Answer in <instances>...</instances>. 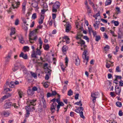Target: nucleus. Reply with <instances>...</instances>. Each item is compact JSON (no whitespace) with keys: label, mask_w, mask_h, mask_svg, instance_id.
<instances>
[{"label":"nucleus","mask_w":123,"mask_h":123,"mask_svg":"<svg viewBox=\"0 0 123 123\" xmlns=\"http://www.w3.org/2000/svg\"><path fill=\"white\" fill-rule=\"evenodd\" d=\"M42 25H39L37 27V29L31 32L29 35V41L31 43H34V42L36 41L37 39V37L36 35V33H37V31L38 28H41L42 27Z\"/></svg>","instance_id":"f257e3e1"},{"label":"nucleus","mask_w":123,"mask_h":123,"mask_svg":"<svg viewBox=\"0 0 123 123\" xmlns=\"http://www.w3.org/2000/svg\"><path fill=\"white\" fill-rule=\"evenodd\" d=\"M36 100L35 99L27 101L26 103L27 105H29L25 107V109L26 111V112L28 111L29 112L30 111H33V110H35L34 107H32L31 108V107H30V106L31 105H36Z\"/></svg>","instance_id":"f03ea898"},{"label":"nucleus","mask_w":123,"mask_h":123,"mask_svg":"<svg viewBox=\"0 0 123 123\" xmlns=\"http://www.w3.org/2000/svg\"><path fill=\"white\" fill-rule=\"evenodd\" d=\"M99 94L98 92H95L93 93H92L91 95V99H92L93 103L94 104L95 102L96 99L99 96ZM94 105V104H93Z\"/></svg>","instance_id":"7ed1b4c3"},{"label":"nucleus","mask_w":123,"mask_h":123,"mask_svg":"<svg viewBox=\"0 0 123 123\" xmlns=\"http://www.w3.org/2000/svg\"><path fill=\"white\" fill-rule=\"evenodd\" d=\"M82 57L85 60L83 61L84 62L85 60L86 61V64L87 65L89 60V53L88 51H85L83 53Z\"/></svg>","instance_id":"20e7f679"},{"label":"nucleus","mask_w":123,"mask_h":123,"mask_svg":"<svg viewBox=\"0 0 123 123\" xmlns=\"http://www.w3.org/2000/svg\"><path fill=\"white\" fill-rule=\"evenodd\" d=\"M12 53V52L10 51L8 53L7 56L5 57V64L6 65L8 64L10 61V60L11 58V55Z\"/></svg>","instance_id":"39448f33"},{"label":"nucleus","mask_w":123,"mask_h":123,"mask_svg":"<svg viewBox=\"0 0 123 123\" xmlns=\"http://www.w3.org/2000/svg\"><path fill=\"white\" fill-rule=\"evenodd\" d=\"M79 43L81 44V47H83L84 48V52L85 51H87V46L85 44V42L82 40L80 39L79 41Z\"/></svg>","instance_id":"423d86ee"},{"label":"nucleus","mask_w":123,"mask_h":123,"mask_svg":"<svg viewBox=\"0 0 123 123\" xmlns=\"http://www.w3.org/2000/svg\"><path fill=\"white\" fill-rule=\"evenodd\" d=\"M66 25V31L67 32H69L71 28V25L69 23V22H67L66 25Z\"/></svg>","instance_id":"0eeeda50"},{"label":"nucleus","mask_w":123,"mask_h":123,"mask_svg":"<svg viewBox=\"0 0 123 123\" xmlns=\"http://www.w3.org/2000/svg\"><path fill=\"white\" fill-rule=\"evenodd\" d=\"M56 104L55 103H53L51 105L50 110L52 113H53L55 110V107L56 106Z\"/></svg>","instance_id":"6e6552de"},{"label":"nucleus","mask_w":123,"mask_h":123,"mask_svg":"<svg viewBox=\"0 0 123 123\" xmlns=\"http://www.w3.org/2000/svg\"><path fill=\"white\" fill-rule=\"evenodd\" d=\"M12 6L13 9H14L15 8H17L20 5L19 2H17L14 1L13 2H12Z\"/></svg>","instance_id":"1a4fd4ad"},{"label":"nucleus","mask_w":123,"mask_h":123,"mask_svg":"<svg viewBox=\"0 0 123 123\" xmlns=\"http://www.w3.org/2000/svg\"><path fill=\"white\" fill-rule=\"evenodd\" d=\"M48 10L47 6L46 4L44 3L43 5V9L41 11V13L42 14H43L46 11Z\"/></svg>","instance_id":"9d476101"},{"label":"nucleus","mask_w":123,"mask_h":123,"mask_svg":"<svg viewBox=\"0 0 123 123\" xmlns=\"http://www.w3.org/2000/svg\"><path fill=\"white\" fill-rule=\"evenodd\" d=\"M121 88H119L117 86H116L115 87V90L116 93L118 95H120V94L121 91Z\"/></svg>","instance_id":"9b49d317"},{"label":"nucleus","mask_w":123,"mask_h":123,"mask_svg":"<svg viewBox=\"0 0 123 123\" xmlns=\"http://www.w3.org/2000/svg\"><path fill=\"white\" fill-rule=\"evenodd\" d=\"M5 84L6 86H8L9 87L12 88L14 87V81H12L10 82H7Z\"/></svg>","instance_id":"f8f14e48"},{"label":"nucleus","mask_w":123,"mask_h":123,"mask_svg":"<svg viewBox=\"0 0 123 123\" xmlns=\"http://www.w3.org/2000/svg\"><path fill=\"white\" fill-rule=\"evenodd\" d=\"M31 5L33 7L35 8H38L37 7V6L38 5V4L37 2L35 0H32Z\"/></svg>","instance_id":"ddd939ff"},{"label":"nucleus","mask_w":123,"mask_h":123,"mask_svg":"<svg viewBox=\"0 0 123 123\" xmlns=\"http://www.w3.org/2000/svg\"><path fill=\"white\" fill-rule=\"evenodd\" d=\"M12 106L11 102L7 103L4 105V107L6 109H8L10 108Z\"/></svg>","instance_id":"4468645a"},{"label":"nucleus","mask_w":123,"mask_h":123,"mask_svg":"<svg viewBox=\"0 0 123 123\" xmlns=\"http://www.w3.org/2000/svg\"><path fill=\"white\" fill-rule=\"evenodd\" d=\"M19 40V42L21 43H23L25 42V41L23 37L21 35L18 36Z\"/></svg>","instance_id":"2eb2a0df"},{"label":"nucleus","mask_w":123,"mask_h":123,"mask_svg":"<svg viewBox=\"0 0 123 123\" xmlns=\"http://www.w3.org/2000/svg\"><path fill=\"white\" fill-rule=\"evenodd\" d=\"M19 56L20 57H22L25 59H27L28 57L26 54H24L23 52H22L20 54Z\"/></svg>","instance_id":"dca6fc26"},{"label":"nucleus","mask_w":123,"mask_h":123,"mask_svg":"<svg viewBox=\"0 0 123 123\" xmlns=\"http://www.w3.org/2000/svg\"><path fill=\"white\" fill-rule=\"evenodd\" d=\"M27 93L29 95H32L34 93V92L29 87L28 88L27 91Z\"/></svg>","instance_id":"f3484780"},{"label":"nucleus","mask_w":123,"mask_h":123,"mask_svg":"<svg viewBox=\"0 0 123 123\" xmlns=\"http://www.w3.org/2000/svg\"><path fill=\"white\" fill-rule=\"evenodd\" d=\"M12 94H10L9 93H8L7 94H6V95H5L2 98H1L0 99V100L2 101L3 100L5 99L6 98H7L11 96L12 95Z\"/></svg>","instance_id":"a211bd4d"},{"label":"nucleus","mask_w":123,"mask_h":123,"mask_svg":"<svg viewBox=\"0 0 123 123\" xmlns=\"http://www.w3.org/2000/svg\"><path fill=\"white\" fill-rule=\"evenodd\" d=\"M74 62L76 65L77 66H78L80 64V60L78 57H77V58H75Z\"/></svg>","instance_id":"6ab92c4d"},{"label":"nucleus","mask_w":123,"mask_h":123,"mask_svg":"<svg viewBox=\"0 0 123 123\" xmlns=\"http://www.w3.org/2000/svg\"><path fill=\"white\" fill-rule=\"evenodd\" d=\"M60 6V4L59 2L57 1L54 4L53 7H54V8L58 9L59 8Z\"/></svg>","instance_id":"aec40b11"},{"label":"nucleus","mask_w":123,"mask_h":123,"mask_svg":"<svg viewBox=\"0 0 123 123\" xmlns=\"http://www.w3.org/2000/svg\"><path fill=\"white\" fill-rule=\"evenodd\" d=\"M68 49V47L65 45L63 46L62 47V52L65 54L66 51Z\"/></svg>","instance_id":"412c9836"},{"label":"nucleus","mask_w":123,"mask_h":123,"mask_svg":"<svg viewBox=\"0 0 123 123\" xmlns=\"http://www.w3.org/2000/svg\"><path fill=\"white\" fill-rule=\"evenodd\" d=\"M44 18V16L42 14L41 15L39 22V23L40 24H41L43 23V21Z\"/></svg>","instance_id":"4be33fe9"},{"label":"nucleus","mask_w":123,"mask_h":123,"mask_svg":"<svg viewBox=\"0 0 123 123\" xmlns=\"http://www.w3.org/2000/svg\"><path fill=\"white\" fill-rule=\"evenodd\" d=\"M83 36L82 34L81 31L78 33L77 36L76 38L77 39H80L81 37Z\"/></svg>","instance_id":"5701e85b"},{"label":"nucleus","mask_w":123,"mask_h":123,"mask_svg":"<svg viewBox=\"0 0 123 123\" xmlns=\"http://www.w3.org/2000/svg\"><path fill=\"white\" fill-rule=\"evenodd\" d=\"M18 92V94L19 96V97L20 98H22V96L23 95V92L20 89H18L17 90Z\"/></svg>","instance_id":"b1692460"},{"label":"nucleus","mask_w":123,"mask_h":123,"mask_svg":"<svg viewBox=\"0 0 123 123\" xmlns=\"http://www.w3.org/2000/svg\"><path fill=\"white\" fill-rule=\"evenodd\" d=\"M32 49H33L32 53L31 54V56L32 57H36L35 51V48L34 47L32 46H31Z\"/></svg>","instance_id":"393cba45"},{"label":"nucleus","mask_w":123,"mask_h":123,"mask_svg":"<svg viewBox=\"0 0 123 123\" xmlns=\"http://www.w3.org/2000/svg\"><path fill=\"white\" fill-rule=\"evenodd\" d=\"M111 84V83L109 81H106V86L107 87V89H110Z\"/></svg>","instance_id":"a878e982"},{"label":"nucleus","mask_w":123,"mask_h":123,"mask_svg":"<svg viewBox=\"0 0 123 123\" xmlns=\"http://www.w3.org/2000/svg\"><path fill=\"white\" fill-rule=\"evenodd\" d=\"M26 3L25 2H24L22 5V11L23 13H24L25 10V6Z\"/></svg>","instance_id":"bb28decb"},{"label":"nucleus","mask_w":123,"mask_h":123,"mask_svg":"<svg viewBox=\"0 0 123 123\" xmlns=\"http://www.w3.org/2000/svg\"><path fill=\"white\" fill-rule=\"evenodd\" d=\"M118 38H121L123 36L122 33L121 31L120 30H119L118 32Z\"/></svg>","instance_id":"cd10ccee"},{"label":"nucleus","mask_w":123,"mask_h":123,"mask_svg":"<svg viewBox=\"0 0 123 123\" xmlns=\"http://www.w3.org/2000/svg\"><path fill=\"white\" fill-rule=\"evenodd\" d=\"M41 52L40 51V50L38 48H37L36 49V52H35V55L36 57H35V58H36V55H41Z\"/></svg>","instance_id":"c85d7f7f"},{"label":"nucleus","mask_w":123,"mask_h":123,"mask_svg":"<svg viewBox=\"0 0 123 123\" xmlns=\"http://www.w3.org/2000/svg\"><path fill=\"white\" fill-rule=\"evenodd\" d=\"M42 101L43 104V107L44 108L46 107V103L45 99L43 97L42 98Z\"/></svg>","instance_id":"c756f323"},{"label":"nucleus","mask_w":123,"mask_h":123,"mask_svg":"<svg viewBox=\"0 0 123 123\" xmlns=\"http://www.w3.org/2000/svg\"><path fill=\"white\" fill-rule=\"evenodd\" d=\"M51 101L53 103H55V101H56L58 104L60 102V99L59 98L55 99L54 98L53 99L51 100Z\"/></svg>","instance_id":"7c9ffc66"},{"label":"nucleus","mask_w":123,"mask_h":123,"mask_svg":"<svg viewBox=\"0 0 123 123\" xmlns=\"http://www.w3.org/2000/svg\"><path fill=\"white\" fill-rule=\"evenodd\" d=\"M83 110V108L82 107H81L79 108L78 109H76L75 111L76 112L79 113H80L81 111H82Z\"/></svg>","instance_id":"2f4dec72"},{"label":"nucleus","mask_w":123,"mask_h":123,"mask_svg":"<svg viewBox=\"0 0 123 123\" xmlns=\"http://www.w3.org/2000/svg\"><path fill=\"white\" fill-rule=\"evenodd\" d=\"M2 113L6 117L8 116L10 113V112L7 111H4Z\"/></svg>","instance_id":"473e14b6"},{"label":"nucleus","mask_w":123,"mask_h":123,"mask_svg":"<svg viewBox=\"0 0 123 123\" xmlns=\"http://www.w3.org/2000/svg\"><path fill=\"white\" fill-rule=\"evenodd\" d=\"M63 38L65 39L66 41V43L67 44H68L69 43V38L67 36H65Z\"/></svg>","instance_id":"72a5a7b5"},{"label":"nucleus","mask_w":123,"mask_h":123,"mask_svg":"<svg viewBox=\"0 0 123 123\" xmlns=\"http://www.w3.org/2000/svg\"><path fill=\"white\" fill-rule=\"evenodd\" d=\"M7 86H6V84H5L4 86V91H6L7 92L11 91H12L11 89L7 88Z\"/></svg>","instance_id":"f704fd0d"},{"label":"nucleus","mask_w":123,"mask_h":123,"mask_svg":"<svg viewBox=\"0 0 123 123\" xmlns=\"http://www.w3.org/2000/svg\"><path fill=\"white\" fill-rule=\"evenodd\" d=\"M15 28H12L11 29V32L10 34V36L12 37V35L15 34Z\"/></svg>","instance_id":"c9c22d12"},{"label":"nucleus","mask_w":123,"mask_h":123,"mask_svg":"<svg viewBox=\"0 0 123 123\" xmlns=\"http://www.w3.org/2000/svg\"><path fill=\"white\" fill-rule=\"evenodd\" d=\"M111 2L112 0H107L105 3V5H110Z\"/></svg>","instance_id":"e433bc0d"},{"label":"nucleus","mask_w":123,"mask_h":123,"mask_svg":"<svg viewBox=\"0 0 123 123\" xmlns=\"http://www.w3.org/2000/svg\"><path fill=\"white\" fill-rule=\"evenodd\" d=\"M19 68V67L18 65L15 66L14 67L12 68V70L14 72L16 71Z\"/></svg>","instance_id":"4c0bfd02"},{"label":"nucleus","mask_w":123,"mask_h":123,"mask_svg":"<svg viewBox=\"0 0 123 123\" xmlns=\"http://www.w3.org/2000/svg\"><path fill=\"white\" fill-rule=\"evenodd\" d=\"M12 106H14V108L16 109H17L19 106V105L18 104H17L16 103H14L13 104L12 103Z\"/></svg>","instance_id":"58836bf2"},{"label":"nucleus","mask_w":123,"mask_h":123,"mask_svg":"<svg viewBox=\"0 0 123 123\" xmlns=\"http://www.w3.org/2000/svg\"><path fill=\"white\" fill-rule=\"evenodd\" d=\"M30 73L31 76L35 78H37V75L36 74L32 72H31Z\"/></svg>","instance_id":"ea45409f"},{"label":"nucleus","mask_w":123,"mask_h":123,"mask_svg":"<svg viewBox=\"0 0 123 123\" xmlns=\"http://www.w3.org/2000/svg\"><path fill=\"white\" fill-rule=\"evenodd\" d=\"M116 104L117 106L120 107H121L122 106V103L118 101L116 103Z\"/></svg>","instance_id":"a19ab883"},{"label":"nucleus","mask_w":123,"mask_h":123,"mask_svg":"<svg viewBox=\"0 0 123 123\" xmlns=\"http://www.w3.org/2000/svg\"><path fill=\"white\" fill-rule=\"evenodd\" d=\"M86 8L88 13H91V9H90V7L88 5L87 6Z\"/></svg>","instance_id":"79ce46f5"},{"label":"nucleus","mask_w":123,"mask_h":123,"mask_svg":"<svg viewBox=\"0 0 123 123\" xmlns=\"http://www.w3.org/2000/svg\"><path fill=\"white\" fill-rule=\"evenodd\" d=\"M73 94V92L71 89L69 90L68 92V95L69 96H71Z\"/></svg>","instance_id":"37998d69"},{"label":"nucleus","mask_w":123,"mask_h":123,"mask_svg":"<svg viewBox=\"0 0 123 123\" xmlns=\"http://www.w3.org/2000/svg\"><path fill=\"white\" fill-rule=\"evenodd\" d=\"M110 49V47L109 46L106 45L105 47H104V49L105 51H108V50Z\"/></svg>","instance_id":"c03bdc74"},{"label":"nucleus","mask_w":123,"mask_h":123,"mask_svg":"<svg viewBox=\"0 0 123 123\" xmlns=\"http://www.w3.org/2000/svg\"><path fill=\"white\" fill-rule=\"evenodd\" d=\"M37 17L36 13H34L33 14L31 18L32 19H34L37 18Z\"/></svg>","instance_id":"a18cd8bd"},{"label":"nucleus","mask_w":123,"mask_h":123,"mask_svg":"<svg viewBox=\"0 0 123 123\" xmlns=\"http://www.w3.org/2000/svg\"><path fill=\"white\" fill-rule=\"evenodd\" d=\"M100 15L99 13L98 12L97 13L96 15H93V17L95 18L96 19H97V17Z\"/></svg>","instance_id":"49530a36"},{"label":"nucleus","mask_w":123,"mask_h":123,"mask_svg":"<svg viewBox=\"0 0 123 123\" xmlns=\"http://www.w3.org/2000/svg\"><path fill=\"white\" fill-rule=\"evenodd\" d=\"M116 72H121V70L120 69L119 66H117L116 69Z\"/></svg>","instance_id":"de8ad7c7"},{"label":"nucleus","mask_w":123,"mask_h":123,"mask_svg":"<svg viewBox=\"0 0 123 123\" xmlns=\"http://www.w3.org/2000/svg\"><path fill=\"white\" fill-rule=\"evenodd\" d=\"M82 111H81L80 113V116L81 118L84 119L85 117L83 115V112Z\"/></svg>","instance_id":"09e8293b"},{"label":"nucleus","mask_w":123,"mask_h":123,"mask_svg":"<svg viewBox=\"0 0 123 123\" xmlns=\"http://www.w3.org/2000/svg\"><path fill=\"white\" fill-rule=\"evenodd\" d=\"M100 39V37L99 36H96L95 40L98 41Z\"/></svg>","instance_id":"8fccbe9b"},{"label":"nucleus","mask_w":123,"mask_h":123,"mask_svg":"<svg viewBox=\"0 0 123 123\" xmlns=\"http://www.w3.org/2000/svg\"><path fill=\"white\" fill-rule=\"evenodd\" d=\"M75 104L76 105H80V106H81L82 105V104L81 103V101H80L78 102H77L75 103Z\"/></svg>","instance_id":"3c124183"},{"label":"nucleus","mask_w":123,"mask_h":123,"mask_svg":"<svg viewBox=\"0 0 123 123\" xmlns=\"http://www.w3.org/2000/svg\"><path fill=\"white\" fill-rule=\"evenodd\" d=\"M47 69V71H46V73H47L49 75L50 74V72L51 71V70L49 69L48 68H47V69Z\"/></svg>","instance_id":"603ef678"},{"label":"nucleus","mask_w":123,"mask_h":123,"mask_svg":"<svg viewBox=\"0 0 123 123\" xmlns=\"http://www.w3.org/2000/svg\"><path fill=\"white\" fill-rule=\"evenodd\" d=\"M83 38L86 40L88 42H89V39L87 36H84L83 37Z\"/></svg>","instance_id":"864d4df0"},{"label":"nucleus","mask_w":123,"mask_h":123,"mask_svg":"<svg viewBox=\"0 0 123 123\" xmlns=\"http://www.w3.org/2000/svg\"><path fill=\"white\" fill-rule=\"evenodd\" d=\"M116 10H117V12L116 13H115V14H117L120 12V8L118 7H117L116 8Z\"/></svg>","instance_id":"5fc2aeb1"},{"label":"nucleus","mask_w":123,"mask_h":123,"mask_svg":"<svg viewBox=\"0 0 123 123\" xmlns=\"http://www.w3.org/2000/svg\"><path fill=\"white\" fill-rule=\"evenodd\" d=\"M23 49L25 51H28L29 47L27 46H25L24 47Z\"/></svg>","instance_id":"6e6d98bb"},{"label":"nucleus","mask_w":123,"mask_h":123,"mask_svg":"<svg viewBox=\"0 0 123 123\" xmlns=\"http://www.w3.org/2000/svg\"><path fill=\"white\" fill-rule=\"evenodd\" d=\"M48 65V64L46 63L43 65V68L44 69H47V68H48L47 66Z\"/></svg>","instance_id":"4d7b16f0"},{"label":"nucleus","mask_w":123,"mask_h":123,"mask_svg":"<svg viewBox=\"0 0 123 123\" xmlns=\"http://www.w3.org/2000/svg\"><path fill=\"white\" fill-rule=\"evenodd\" d=\"M38 42L39 43L40 45H41H41H42L43 43V42L42 41L41 39V37H39L38 39Z\"/></svg>","instance_id":"13d9d810"},{"label":"nucleus","mask_w":123,"mask_h":123,"mask_svg":"<svg viewBox=\"0 0 123 123\" xmlns=\"http://www.w3.org/2000/svg\"><path fill=\"white\" fill-rule=\"evenodd\" d=\"M66 65V67L67 66L68 62V59L67 57H66L65 59Z\"/></svg>","instance_id":"bf43d9fd"},{"label":"nucleus","mask_w":123,"mask_h":123,"mask_svg":"<svg viewBox=\"0 0 123 123\" xmlns=\"http://www.w3.org/2000/svg\"><path fill=\"white\" fill-rule=\"evenodd\" d=\"M43 85L45 87H47L49 86V84H47V82H45L44 83Z\"/></svg>","instance_id":"052dcab7"},{"label":"nucleus","mask_w":123,"mask_h":123,"mask_svg":"<svg viewBox=\"0 0 123 123\" xmlns=\"http://www.w3.org/2000/svg\"><path fill=\"white\" fill-rule=\"evenodd\" d=\"M114 23L115 25L116 26H118L119 24V23L118 21H115Z\"/></svg>","instance_id":"680f3d73"},{"label":"nucleus","mask_w":123,"mask_h":123,"mask_svg":"<svg viewBox=\"0 0 123 123\" xmlns=\"http://www.w3.org/2000/svg\"><path fill=\"white\" fill-rule=\"evenodd\" d=\"M26 113L25 114V116L26 117H28L29 116V115L30 114V112L28 111L26 112Z\"/></svg>","instance_id":"e2e57ef3"},{"label":"nucleus","mask_w":123,"mask_h":123,"mask_svg":"<svg viewBox=\"0 0 123 123\" xmlns=\"http://www.w3.org/2000/svg\"><path fill=\"white\" fill-rule=\"evenodd\" d=\"M49 48V46L48 44L46 45H45V47L44 48L46 50L48 49Z\"/></svg>","instance_id":"0e129e2a"},{"label":"nucleus","mask_w":123,"mask_h":123,"mask_svg":"<svg viewBox=\"0 0 123 123\" xmlns=\"http://www.w3.org/2000/svg\"><path fill=\"white\" fill-rule=\"evenodd\" d=\"M32 89L34 92V91H37V88L36 87L34 86L33 87Z\"/></svg>","instance_id":"69168bd1"},{"label":"nucleus","mask_w":123,"mask_h":123,"mask_svg":"<svg viewBox=\"0 0 123 123\" xmlns=\"http://www.w3.org/2000/svg\"><path fill=\"white\" fill-rule=\"evenodd\" d=\"M52 96V93H50L49 92H48L47 93V97L48 98L50 97H51Z\"/></svg>","instance_id":"338daca9"},{"label":"nucleus","mask_w":123,"mask_h":123,"mask_svg":"<svg viewBox=\"0 0 123 123\" xmlns=\"http://www.w3.org/2000/svg\"><path fill=\"white\" fill-rule=\"evenodd\" d=\"M22 19L23 23L25 24H26V19L24 18H22Z\"/></svg>","instance_id":"774afa93"}]
</instances>
